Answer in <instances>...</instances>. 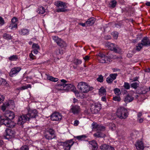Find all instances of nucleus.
<instances>
[{"label": "nucleus", "mask_w": 150, "mask_h": 150, "mask_svg": "<svg viewBox=\"0 0 150 150\" xmlns=\"http://www.w3.org/2000/svg\"><path fill=\"white\" fill-rule=\"evenodd\" d=\"M15 117V114L13 112L6 111L3 116L0 117L1 121L4 125L7 127H13L15 123L12 120Z\"/></svg>", "instance_id": "obj_1"}, {"label": "nucleus", "mask_w": 150, "mask_h": 150, "mask_svg": "<svg viewBox=\"0 0 150 150\" xmlns=\"http://www.w3.org/2000/svg\"><path fill=\"white\" fill-rule=\"evenodd\" d=\"M148 47L150 46V39L147 37H144L141 40V43H138L136 47V50L140 51L143 48V46Z\"/></svg>", "instance_id": "obj_2"}, {"label": "nucleus", "mask_w": 150, "mask_h": 150, "mask_svg": "<svg viewBox=\"0 0 150 150\" xmlns=\"http://www.w3.org/2000/svg\"><path fill=\"white\" fill-rule=\"evenodd\" d=\"M128 112L125 108L120 107L118 108L116 112V115L118 117L121 119H125L128 116Z\"/></svg>", "instance_id": "obj_3"}, {"label": "nucleus", "mask_w": 150, "mask_h": 150, "mask_svg": "<svg viewBox=\"0 0 150 150\" xmlns=\"http://www.w3.org/2000/svg\"><path fill=\"white\" fill-rule=\"evenodd\" d=\"M78 88L82 93H87L90 90V86L84 82H81L78 83Z\"/></svg>", "instance_id": "obj_4"}, {"label": "nucleus", "mask_w": 150, "mask_h": 150, "mask_svg": "<svg viewBox=\"0 0 150 150\" xmlns=\"http://www.w3.org/2000/svg\"><path fill=\"white\" fill-rule=\"evenodd\" d=\"M54 4L57 8L56 9L57 12H63L65 11V6H66L65 3L60 1H57L54 2Z\"/></svg>", "instance_id": "obj_5"}, {"label": "nucleus", "mask_w": 150, "mask_h": 150, "mask_svg": "<svg viewBox=\"0 0 150 150\" xmlns=\"http://www.w3.org/2000/svg\"><path fill=\"white\" fill-rule=\"evenodd\" d=\"M106 46L110 50L113 51L115 52L119 53L120 52V48L117 47L115 46V45L114 44L109 42H107L106 43Z\"/></svg>", "instance_id": "obj_6"}, {"label": "nucleus", "mask_w": 150, "mask_h": 150, "mask_svg": "<svg viewBox=\"0 0 150 150\" xmlns=\"http://www.w3.org/2000/svg\"><path fill=\"white\" fill-rule=\"evenodd\" d=\"M54 131L52 129H49L47 130L45 133V136L48 139H51L54 137Z\"/></svg>", "instance_id": "obj_7"}, {"label": "nucleus", "mask_w": 150, "mask_h": 150, "mask_svg": "<svg viewBox=\"0 0 150 150\" xmlns=\"http://www.w3.org/2000/svg\"><path fill=\"white\" fill-rule=\"evenodd\" d=\"M5 132L6 135L5 137L6 139H10L14 137L15 132L14 131L9 129L5 130Z\"/></svg>", "instance_id": "obj_8"}, {"label": "nucleus", "mask_w": 150, "mask_h": 150, "mask_svg": "<svg viewBox=\"0 0 150 150\" xmlns=\"http://www.w3.org/2000/svg\"><path fill=\"white\" fill-rule=\"evenodd\" d=\"M21 69L20 67H15L12 68L9 73L10 76L13 77L15 76Z\"/></svg>", "instance_id": "obj_9"}, {"label": "nucleus", "mask_w": 150, "mask_h": 150, "mask_svg": "<svg viewBox=\"0 0 150 150\" xmlns=\"http://www.w3.org/2000/svg\"><path fill=\"white\" fill-rule=\"evenodd\" d=\"M29 119L31 118H36L38 116V112L36 109H31L28 110V113L26 115Z\"/></svg>", "instance_id": "obj_10"}, {"label": "nucleus", "mask_w": 150, "mask_h": 150, "mask_svg": "<svg viewBox=\"0 0 150 150\" xmlns=\"http://www.w3.org/2000/svg\"><path fill=\"white\" fill-rule=\"evenodd\" d=\"M29 120L26 115L20 116L18 120L17 123L19 125H22L26 121Z\"/></svg>", "instance_id": "obj_11"}, {"label": "nucleus", "mask_w": 150, "mask_h": 150, "mask_svg": "<svg viewBox=\"0 0 150 150\" xmlns=\"http://www.w3.org/2000/svg\"><path fill=\"white\" fill-rule=\"evenodd\" d=\"M71 110V112L74 115H78L81 112V109L80 107L77 105H72Z\"/></svg>", "instance_id": "obj_12"}, {"label": "nucleus", "mask_w": 150, "mask_h": 150, "mask_svg": "<svg viewBox=\"0 0 150 150\" xmlns=\"http://www.w3.org/2000/svg\"><path fill=\"white\" fill-rule=\"evenodd\" d=\"M101 108L100 104H97L95 105L93 104L91 109L93 113H96L100 111Z\"/></svg>", "instance_id": "obj_13"}, {"label": "nucleus", "mask_w": 150, "mask_h": 150, "mask_svg": "<svg viewBox=\"0 0 150 150\" xmlns=\"http://www.w3.org/2000/svg\"><path fill=\"white\" fill-rule=\"evenodd\" d=\"M53 39L54 42L57 44V45L61 47H62L65 44L64 42L57 37L53 36Z\"/></svg>", "instance_id": "obj_14"}, {"label": "nucleus", "mask_w": 150, "mask_h": 150, "mask_svg": "<svg viewBox=\"0 0 150 150\" xmlns=\"http://www.w3.org/2000/svg\"><path fill=\"white\" fill-rule=\"evenodd\" d=\"M51 118L53 121H59L61 119L62 116L58 113H54L51 115Z\"/></svg>", "instance_id": "obj_15"}, {"label": "nucleus", "mask_w": 150, "mask_h": 150, "mask_svg": "<svg viewBox=\"0 0 150 150\" xmlns=\"http://www.w3.org/2000/svg\"><path fill=\"white\" fill-rule=\"evenodd\" d=\"M61 82L57 84V86L58 87V89L61 90H65L66 86V80L64 79L60 80Z\"/></svg>", "instance_id": "obj_16"}, {"label": "nucleus", "mask_w": 150, "mask_h": 150, "mask_svg": "<svg viewBox=\"0 0 150 150\" xmlns=\"http://www.w3.org/2000/svg\"><path fill=\"white\" fill-rule=\"evenodd\" d=\"M101 150H115V148L111 146L106 144H103L100 147Z\"/></svg>", "instance_id": "obj_17"}, {"label": "nucleus", "mask_w": 150, "mask_h": 150, "mask_svg": "<svg viewBox=\"0 0 150 150\" xmlns=\"http://www.w3.org/2000/svg\"><path fill=\"white\" fill-rule=\"evenodd\" d=\"M135 146L138 150H144V146L142 141H137L135 144Z\"/></svg>", "instance_id": "obj_18"}, {"label": "nucleus", "mask_w": 150, "mask_h": 150, "mask_svg": "<svg viewBox=\"0 0 150 150\" xmlns=\"http://www.w3.org/2000/svg\"><path fill=\"white\" fill-rule=\"evenodd\" d=\"M95 19L93 17H91L88 19L86 23L87 26L92 25L95 23Z\"/></svg>", "instance_id": "obj_19"}, {"label": "nucleus", "mask_w": 150, "mask_h": 150, "mask_svg": "<svg viewBox=\"0 0 150 150\" xmlns=\"http://www.w3.org/2000/svg\"><path fill=\"white\" fill-rule=\"evenodd\" d=\"M76 88L71 84L66 83V91H72V92Z\"/></svg>", "instance_id": "obj_20"}, {"label": "nucleus", "mask_w": 150, "mask_h": 150, "mask_svg": "<svg viewBox=\"0 0 150 150\" xmlns=\"http://www.w3.org/2000/svg\"><path fill=\"white\" fill-rule=\"evenodd\" d=\"M134 98L132 96L128 94L124 99V101L125 103H130L132 102L134 100Z\"/></svg>", "instance_id": "obj_21"}, {"label": "nucleus", "mask_w": 150, "mask_h": 150, "mask_svg": "<svg viewBox=\"0 0 150 150\" xmlns=\"http://www.w3.org/2000/svg\"><path fill=\"white\" fill-rule=\"evenodd\" d=\"M100 63H107V61L109 62L110 61L111 59L107 56H105L103 57V58H100L98 60Z\"/></svg>", "instance_id": "obj_22"}, {"label": "nucleus", "mask_w": 150, "mask_h": 150, "mask_svg": "<svg viewBox=\"0 0 150 150\" xmlns=\"http://www.w3.org/2000/svg\"><path fill=\"white\" fill-rule=\"evenodd\" d=\"M90 144L91 145V147L92 148V149L96 150L97 148V144L95 140H92L89 142Z\"/></svg>", "instance_id": "obj_23"}, {"label": "nucleus", "mask_w": 150, "mask_h": 150, "mask_svg": "<svg viewBox=\"0 0 150 150\" xmlns=\"http://www.w3.org/2000/svg\"><path fill=\"white\" fill-rule=\"evenodd\" d=\"M74 143V142L71 139L66 141V150H70L71 147Z\"/></svg>", "instance_id": "obj_24"}, {"label": "nucleus", "mask_w": 150, "mask_h": 150, "mask_svg": "<svg viewBox=\"0 0 150 150\" xmlns=\"http://www.w3.org/2000/svg\"><path fill=\"white\" fill-rule=\"evenodd\" d=\"M73 92L74 93L75 96L78 98H84V96L83 94L82 93H79V92L76 90V89H75Z\"/></svg>", "instance_id": "obj_25"}, {"label": "nucleus", "mask_w": 150, "mask_h": 150, "mask_svg": "<svg viewBox=\"0 0 150 150\" xmlns=\"http://www.w3.org/2000/svg\"><path fill=\"white\" fill-rule=\"evenodd\" d=\"M29 32V30L28 29L24 28L21 29L19 31V33L23 35H28Z\"/></svg>", "instance_id": "obj_26"}, {"label": "nucleus", "mask_w": 150, "mask_h": 150, "mask_svg": "<svg viewBox=\"0 0 150 150\" xmlns=\"http://www.w3.org/2000/svg\"><path fill=\"white\" fill-rule=\"evenodd\" d=\"M46 75L47 76V79L50 81L56 82L58 80V79L57 78H54L52 76L46 74Z\"/></svg>", "instance_id": "obj_27"}, {"label": "nucleus", "mask_w": 150, "mask_h": 150, "mask_svg": "<svg viewBox=\"0 0 150 150\" xmlns=\"http://www.w3.org/2000/svg\"><path fill=\"white\" fill-rule=\"evenodd\" d=\"M93 135L94 137H104L105 136V135L104 134L100 132H98L94 134Z\"/></svg>", "instance_id": "obj_28"}, {"label": "nucleus", "mask_w": 150, "mask_h": 150, "mask_svg": "<svg viewBox=\"0 0 150 150\" xmlns=\"http://www.w3.org/2000/svg\"><path fill=\"white\" fill-rule=\"evenodd\" d=\"M8 85V83L4 79L2 78L0 79V85L7 86Z\"/></svg>", "instance_id": "obj_29"}, {"label": "nucleus", "mask_w": 150, "mask_h": 150, "mask_svg": "<svg viewBox=\"0 0 150 150\" xmlns=\"http://www.w3.org/2000/svg\"><path fill=\"white\" fill-rule=\"evenodd\" d=\"M108 126L109 129L112 130H114L116 129V126L113 123H110L109 124Z\"/></svg>", "instance_id": "obj_30"}, {"label": "nucleus", "mask_w": 150, "mask_h": 150, "mask_svg": "<svg viewBox=\"0 0 150 150\" xmlns=\"http://www.w3.org/2000/svg\"><path fill=\"white\" fill-rule=\"evenodd\" d=\"M18 59V57L16 55H13L8 57V59L11 61H16Z\"/></svg>", "instance_id": "obj_31"}, {"label": "nucleus", "mask_w": 150, "mask_h": 150, "mask_svg": "<svg viewBox=\"0 0 150 150\" xmlns=\"http://www.w3.org/2000/svg\"><path fill=\"white\" fill-rule=\"evenodd\" d=\"M87 137L85 135H82L79 136H76L75 138L79 140H82L85 139Z\"/></svg>", "instance_id": "obj_32"}, {"label": "nucleus", "mask_w": 150, "mask_h": 150, "mask_svg": "<svg viewBox=\"0 0 150 150\" xmlns=\"http://www.w3.org/2000/svg\"><path fill=\"white\" fill-rule=\"evenodd\" d=\"M38 11L39 13L41 14H43L45 12V8L42 7H40L38 8Z\"/></svg>", "instance_id": "obj_33"}, {"label": "nucleus", "mask_w": 150, "mask_h": 150, "mask_svg": "<svg viewBox=\"0 0 150 150\" xmlns=\"http://www.w3.org/2000/svg\"><path fill=\"white\" fill-rule=\"evenodd\" d=\"M3 37L4 38L7 40L11 39V36L9 34L5 33L3 34Z\"/></svg>", "instance_id": "obj_34"}, {"label": "nucleus", "mask_w": 150, "mask_h": 150, "mask_svg": "<svg viewBox=\"0 0 150 150\" xmlns=\"http://www.w3.org/2000/svg\"><path fill=\"white\" fill-rule=\"evenodd\" d=\"M114 91L115 93L117 96H119L121 94V91L119 88H116L114 89Z\"/></svg>", "instance_id": "obj_35"}, {"label": "nucleus", "mask_w": 150, "mask_h": 150, "mask_svg": "<svg viewBox=\"0 0 150 150\" xmlns=\"http://www.w3.org/2000/svg\"><path fill=\"white\" fill-rule=\"evenodd\" d=\"M118 33L117 31H114L111 33V35L113 38L115 39H117L118 37Z\"/></svg>", "instance_id": "obj_36"}, {"label": "nucleus", "mask_w": 150, "mask_h": 150, "mask_svg": "<svg viewBox=\"0 0 150 150\" xmlns=\"http://www.w3.org/2000/svg\"><path fill=\"white\" fill-rule=\"evenodd\" d=\"M124 87L125 89L127 90H128L130 88L129 84L126 82H125L124 83V85L122 87Z\"/></svg>", "instance_id": "obj_37"}, {"label": "nucleus", "mask_w": 150, "mask_h": 150, "mask_svg": "<svg viewBox=\"0 0 150 150\" xmlns=\"http://www.w3.org/2000/svg\"><path fill=\"white\" fill-rule=\"evenodd\" d=\"M32 49L33 50H39L40 47L38 44L36 43H33L32 46Z\"/></svg>", "instance_id": "obj_38"}, {"label": "nucleus", "mask_w": 150, "mask_h": 150, "mask_svg": "<svg viewBox=\"0 0 150 150\" xmlns=\"http://www.w3.org/2000/svg\"><path fill=\"white\" fill-rule=\"evenodd\" d=\"M81 60L78 59H75L74 61V63L76 65L81 64Z\"/></svg>", "instance_id": "obj_39"}, {"label": "nucleus", "mask_w": 150, "mask_h": 150, "mask_svg": "<svg viewBox=\"0 0 150 150\" xmlns=\"http://www.w3.org/2000/svg\"><path fill=\"white\" fill-rule=\"evenodd\" d=\"M100 94H102L103 95L105 94L106 92L105 89L103 87H101L99 90Z\"/></svg>", "instance_id": "obj_40"}, {"label": "nucleus", "mask_w": 150, "mask_h": 150, "mask_svg": "<svg viewBox=\"0 0 150 150\" xmlns=\"http://www.w3.org/2000/svg\"><path fill=\"white\" fill-rule=\"evenodd\" d=\"M9 150H28V146L25 145L21 147L20 150L14 149Z\"/></svg>", "instance_id": "obj_41"}, {"label": "nucleus", "mask_w": 150, "mask_h": 150, "mask_svg": "<svg viewBox=\"0 0 150 150\" xmlns=\"http://www.w3.org/2000/svg\"><path fill=\"white\" fill-rule=\"evenodd\" d=\"M139 85V84L138 82H135L132 83L131 84V86L132 88L134 89H136L138 86Z\"/></svg>", "instance_id": "obj_42"}, {"label": "nucleus", "mask_w": 150, "mask_h": 150, "mask_svg": "<svg viewBox=\"0 0 150 150\" xmlns=\"http://www.w3.org/2000/svg\"><path fill=\"white\" fill-rule=\"evenodd\" d=\"M98 125L96 123L93 122L92 123L91 127L92 129H97Z\"/></svg>", "instance_id": "obj_43"}, {"label": "nucleus", "mask_w": 150, "mask_h": 150, "mask_svg": "<svg viewBox=\"0 0 150 150\" xmlns=\"http://www.w3.org/2000/svg\"><path fill=\"white\" fill-rule=\"evenodd\" d=\"M105 127L101 125H98L97 130L98 131L103 130L105 129Z\"/></svg>", "instance_id": "obj_44"}, {"label": "nucleus", "mask_w": 150, "mask_h": 150, "mask_svg": "<svg viewBox=\"0 0 150 150\" xmlns=\"http://www.w3.org/2000/svg\"><path fill=\"white\" fill-rule=\"evenodd\" d=\"M117 76V74L116 73L111 74L110 75V76L113 81L116 79Z\"/></svg>", "instance_id": "obj_45"}, {"label": "nucleus", "mask_w": 150, "mask_h": 150, "mask_svg": "<svg viewBox=\"0 0 150 150\" xmlns=\"http://www.w3.org/2000/svg\"><path fill=\"white\" fill-rule=\"evenodd\" d=\"M9 104H3L1 106V109L3 110H5L9 106Z\"/></svg>", "instance_id": "obj_46"}, {"label": "nucleus", "mask_w": 150, "mask_h": 150, "mask_svg": "<svg viewBox=\"0 0 150 150\" xmlns=\"http://www.w3.org/2000/svg\"><path fill=\"white\" fill-rule=\"evenodd\" d=\"M17 27V24H13L11 23L8 26V28H10L11 30H13V29L14 28H16Z\"/></svg>", "instance_id": "obj_47"}, {"label": "nucleus", "mask_w": 150, "mask_h": 150, "mask_svg": "<svg viewBox=\"0 0 150 150\" xmlns=\"http://www.w3.org/2000/svg\"><path fill=\"white\" fill-rule=\"evenodd\" d=\"M113 99L115 101L119 102L121 100V98L120 96H115L113 97Z\"/></svg>", "instance_id": "obj_48"}, {"label": "nucleus", "mask_w": 150, "mask_h": 150, "mask_svg": "<svg viewBox=\"0 0 150 150\" xmlns=\"http://www.w3.org/2000/svg\"><path fill=\"white\" fill-rule=\"evenodd\" d=\"M97 80L98 81L100 82H103V76L101 75H99L97 79Z\"/></svg>", "instance_id": "obj_49"}, {"label": "nucleus", "mask_w": 150, "mask_h": 150, "mask_svg": "<svg viewBox=\"0 0 150 150\" xmlns=\"http://www.w3.org/2000/svg\"><path fill=\"white\" fill-rule=\"evenodd\" d=\"M29 57L30 61L33 60L35 58V56L31 52L29 54Z\"/></svg>", "instance_id": "obj_50"}, {"label": "nucleus", "mask_w": 150, "mask_h": 150, "mask_svg": "<svg viewBox=\"0 0 150 150\" xmlns=\"http://www.w3.org/2000/svg\"><path fill=\"white\" fill-rule=\"evenodd\" d=\"M116 3L117 2L115 1H112L110 4V5L111 7L114 8L115 6Z\"/></svg>", "instance_id": "obj_51"}, {"label": "nucleus", "mask_w": 150, "mask_h": 150, "mask_svg": "<svg viewBox=\"0 0 150 150\" xmlns=\"http://www.w3.org/2000/svg\"><path fill=\"white\" fill-rule=\"evenodd\" d=\"M121 93H122L123 95H125L127 93V91L125 88L122 87L121 88Z\"/></svg>", "instance_id": "obj_52"}, {"label": "nucleus", "mask_w": 150, "mask_h": 150, "mask_svg": "<svg viewBox=\"0 0 150 150\" xmlns=\"http://www.w3.org/2000/svg\"><path fill=\"white\" fill-rule=\"evenodd\" d=\"M106 56L103 53H100L98 54V60L100 58H103V57Z\"/></svg>", "instance_id": "obj_53"}, {"label": "nucleus", "mask_w": 150, "mask_h": 150, "mask_svg": "<svg viewBox=\"0 0 150 150\" xmlns=\"http://www.w3.org/2000/svg\"><path fill=\"white\" fill-rule=\"evenodd\" d=\"M113 81V80H112L110 76L108 77L106 79L107 82L109 83H111Z\"/></svg>", "instance_id": "obj_54"}, {"label": "nucleus", "mask_w": 150, "mask_h": 150, "mask_svg": "<svg viewBox=\"0 0 150 150\" xmlns=\"http://www.w3.org/2000/svg\"><path fill=\"white\" fill-rule=\"evenodd\" d=\"M17 21V18L15 17H13L12 18L11 20V23L13 24H17L16 22Z\"/></svg>", "instance_id": "obj_55"}, {"label": "nucleus", "mask_w": 150, "mask_h": 150, "mask_svg": "<svg viewBox=\"0 0 150 150\" xmlns=\"http://www.w3.org/2000/svg\"><path fill=\"white\" fill-rule=\"evenodd\" d=\"M4 23V21L3 18L0 16V25H3Z\"/></svg>", "instance_id": "obj_56"}, {"label": "nucleus", "mask_w": 150, "mask_h": 150, "mask_svg": "<svg viewBox=\"0 0 150 150\" xmlns=\"http://www.w3.org/2000/svg\"><path fill=\"white\" fill-rule=\"evenodd\" d=\"M38 50L32 49L31 52L32 53L33 52L34 53V54H37L38 53V50Z\"/></svg>", "instance_id": "obj_57"}, {"label": "nucleus", "mask_w": 150, "mask_h": 150, "mask_svg": "<svg viewBox=\"0 0 150 150\" xmlns=\"http://www.w3.org/2000/svg\"><path fill=\"white\" fill-rule=\"evenodd\" d=\"M4 99V97L2 95L0 94V103L3 102Z\"/></svg>", "instance_id": "obj_58"}, {"label": "nucleus", "mask_w": 150, "mask_h": 150, "mask_svg": "<svg viewBox=\"0 0 150 150\" xmlns=\"http://www.w3.org/2000/svg\"><path fill=\"white\" fill-rule=\"evenodd\" d=\"M79 123V121L77 120L74 121V125L75 126H76L78 125Z\"/></svg>", "instance_id": "obj_59"}, {"label": "nucleus", "mask_w": 150, "mask_h": 150, "mask_svg": "<svg viewBox=\"0 0 150 150\" xmlns=\"http://www.w3.org/2000/svg\"><path fill=\"white\" fill-rule=\"evenodd\" d=\"M137 120L138 122L140 123L144 121V119L143 118H138Z\"/></svg>", "instance_id": "obj_60"}, {"label": "nucleus", "mask_w": 150, "mask_h": 150, "mask_svg": "<svg viewBox=\"0 0 150 150\" xmlns=\"http://www.w3.org/2000/svg\"><path fill=\"white\" fill-rule=\"evenodd\" d=\"M83 59L85 61H86L89 59V57L88 56H86L83 57Z\"/></svg>", "instance_id": "obj_61"}, {"label": "nucleus", "mask_w": 150, "mask_h": 150, "mask_svg": "<svg viewBox=\"0 0 150 150\" xmlns=\"http://www.w3.org/2000/svg\"><path fill=\"white\" fill-rule=\"evenodd\" d=\"M79 24L81 25L83 27H85V26H87L86 25V22L84 23H79Z\"/></svg>", "instance_id": "obj_62"}, {"label": "nucleus", "mask_w": 150, "mask_h": 150, "mask_svg": "<svg viewBox=\"0 0 150 150\" xmlns=\"http://www.w3.org/2000/svg\"><path fill=\"white\" fill-rule=\"evenodd\" d=\"M27 87H27L26 86H23L22 87H21L20 89L21 90H23L27 89Z\"/></svg>", "instance_id": "obj_63"}, {"label": "nucleus", "mask_w": 150, "mask_h": 150, "mask_svg": "<svg viewBox=\"0 0 150 150\" xmlns=\"http://www.w3.org/2000/svg\"><path fill=\"white\" fill-rule=\"evenodd\" d=\"M142 115V113L141 112H139L137 114L138 118H140Z\"/></svg>", "instance_id": "obj_64"}]
</instances>
